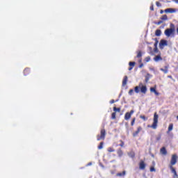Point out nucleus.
<instances>
[{
  "instance_id": "obj_1",
  "label": "nucleus",
  "mask_w": 178,
  "mask_h": 178,
  "mask_svg": "<svg viewBox=\"0 0 178 178\" xmlns=\"http://www.w3.org/2000/svg\"><path fill=\"white\" fill-rule=\"evenodd\" d=\"M164 34L166 37H175V24H170V28L165 29Z\"/></svg>"
},
{
  "instance_id": "obj_2",
  "label": "nucleus",
  "mask_w": 178,
  "mask_h": 178,
  "mask_svg": "<svg viewBox=\"0 0 178 178\" xmlns=\"http://www.w3.org/2000/svg\"><path fill=\"white\" fill-rule=\"evenodd\" d=\"M140 92H142V94H147V86H143V83H140L139 86L135 87L134 91L136 94H138V92H140Z\"/></svg>"
},
{
  "instance_id": "obj_3",
  "label": "nucleus",
  "mask_w": 178,
  "mask_h": 178,
  "mask_svg": "<svg viewBox=\"0 0 178 178\" xmlns=\"http://www.w3.org/2000/svg\"><path fill=\"white\" fill-rule=\"evenodd\" d=\"M158 119H159V115H158V113H154L153 123L152 125H147V127H150L151 129H154L155 130L158 127Z\"/></svg>"
},
{
  "instance_id": "obj_4",
  "label": "nucleus",
  "mask_w": 178,
  "mask_h": 178,
  "mask_svg": "<svg viewBox=\"0 0 178 178\" xmlns=\"http://www.w3.org/2000/svg\"><path fill=\"white\" fill-rule=\"evenodd\" d=\"M106 136V131L105 129H102L100 131V135L97 136V141H100V140H105V136Z\"/></svg>"
},
{
  "instance_id": "obj_5",
  "label": "nucleus",
  "mask_w": 178,
  "mask_h": 178,
  "mask_svg": "<svg viewBox=\"0 0 178 178\" xmlns=\"http://www.w3.org/2000/svg\"><path fill=\"white\" fill-rule=\"evenodd\" d=\"M177 154H173L172 156L169 168H170V166H173L175 163H177Z\"/></svg>"
},
{
  "instance_id": "obj_6",
  "label": "nucleus",
  "mask_w": 178,
  "mask_h": 178,
  "mask_svg": "<svg viewBox=\"0 0 178 178\" xmlns=\"http://www.w3.org/2000/svg\"><path fill=\"white\" fill-rule=\"evenodd\" d=\"M134 113V110H131L130 112H127L124 115V120H129V119L131 118V115Z\"/></svg>"
},
{
  "instance_id": "obj_7",
  "label": "nucleus",
  "mask_w": 178,
  "mask_h": 178,
  "mask_svg": "<svg viewBox=\"0 0 178 178\" xmlns=\"http://www.w3.org/2000/svg\"><path fill=\"white\" fill-rule=\"evenodd\" d=\"M142 130H143V127L141 126L138 127L136 131H135L132 134L133 137H137L138 134H140V131H141Z\"/></svg>"
},
{
  "instance_id": "obj_8",
  "label": "nucleus",
  "mask_w": 178,
  "mask_h": 178,
  "mask_svg": "<svg viewBox=\"0 0 178 178\" xmlns=\"http://www.w3.org/2000/svg\"><path fill=\"white\" fill-rule=\"evenodd\" d=\"M146 166L147 164L145 163V162L143 160H140V161L139 162V169L140 170H145Z\"/></svg>"
},
{
  "instance_id": "obj_9",
  "label": "nucleus",
  "mask_w": 178,
  "mask_h": 178,
  "mask_svg": "<svg viewBox=\"0 0 178 178\" xmlns=\"http://www.w3.org/2000/svg\"><path fill=\"white\" fill-rule=\"evenodd\" d=\"M168 45V41L165 40H161L159 43V47L161 49H163L164 47H166Z\"/></svg>"
},
{
  "instance_id": "obj_10",
  "label": "nucleus",
  "mask_w": 178,
  "mask_h": 178,
  "mask_svg": "<svg viewBox=\"0 0 178 178\" xmlns=\"http://www.w3.org/2000/svg\"><path fill=\"white\" fill-rule=\"evenodd\" d=\"M170 169L172 172V173H173V177L174 178H178V175H177V172H176V169H175V168H173V166H170Z\"/></svg>"
},
{
  "instance_id": "obj_11",
  "label": "nucleus",
  "mask_w": 178,
  "mask_h": 178,
  "mask_svg": "<svg viewBox=\"0 0 178 178\" xmlns=\"http://www.w3.org/2000/svg\"><path fill=\"white\" fill-rule=\"evenodd\" d=\"M160 152H161V154H162V155H168V151L166 150V147H163L160 149Z\"/></svg>"
},
{
  "instance_id": "obj_12",
  "label": "nucleus",
  "mask_w": 178,
  "mask_h": 178,
  "mask_svg": "<svg viewBox=\"0 0 178 178\" xmlns=\"http://www.w3.org/2000/svg\"><path fill=\"white\" fill-rule=\"evenodd\" d=\"M116 176H117L118 177H124V176H126V171L124 170V171H122V172H118V173L116 174Z\"/></svg>"
},
{
  "instance_id": "obj_13",
  "label": "nucleus",
  "mask_w": 178,
  "mask_h": 178,
  "mask_svg": "<svg viewBox=\"0 0 178 178\" xmlns=\"http://www.w3.org/2000/svg\"><path fill=\"white\" fill-rule=\"evenodd\" d=\"M128 77H127V76H124V79H123V80H122V86H123V87H124V86H126V84H127V80H128Z\"/></svg>"
},
{
  "instance_id": "obj_14",
  "label": "nucleus",
  "mask_w": 178,
  "mask_h": 178,
  "mask_svg": "<svg viewBox=\"0 0 178 178\" xmlns=\"http://www.w3.org/2000/svg\"><path fill=\"white\" fill-rule=\"evenodd\" d=\"M161 34H162V31H161V29H156L155 31V35L156 37H161Z\"/></svg>"
},
{
  "instance_id": "obj_15",
  "label": "nucleus",
  "mask_w": 178,
  "mask_h": 178,
  "mask_svg": "<svg viewBox=\"0 0 178 178\" xmlns=\"http://www.w3.org/2000/svg\"><path fill=\"white\" fill-rule=\"evenodd\" d=\"M154 60H155V62H159V60H162V57L161 55L156 56L154 58Z\"/></svg>"
},
{
  "instance_id": "obj_16",
  "label": "nucleus",
  "mask_w": 178,
  "mask_h": 178,
  "mask_svg": "<svg viewBox=\"0 0 178 178\" xmlns=\"http://www.w3.org/2000/svg\"><path fill=\"white\" fill-rule=\"evenodd\" d=\"M165 13H175V9L173 8H167L165 10Z\"/></svg>"
},
{
  "instance_id": "obj_17",
  "label": "nucleus",
  "mask_w": 178,
  "mask_h": 178,
  "mask_svg": "<svg viewBox=\"0 0 178 178\" xmlns=\"http://www.w3.org/2000/svg\"><path fill=\"white\" fill-rule=\"evenodd\" d=\"M130 67L129 68V70H132L133 67L136 66V62H129V63Z\"/></svg>"
},
{
  "instance_id": "obj_18",
  "label": "nucleus",
  "mask_w": 178,
  "mask_h": 178,
  "mask_svg": "<svg viewBox=\"0 0 178 178\" xmlns=\"http://www.w3.org/2000/svg\"><path fill=\"white\" fill-rule=\"evenodd\" d=\"M24 76H29L30 74V68H25L24 70Z\"/></svg>"
},
{
  "instance_id": "obj_19",
  "label": "nucleus",
  "mask_w": 178,
  "mask_h": 178,
  "mask_svg": "<svg viewBox=\"0 0 178 178\" xmlns=\"http://www.w3.org/2000/svg\"><path fill=\"white\" fill-rule=\"evenodd\" d=\"M117 154H118V156H123V151L122 150V149H119L117 151Z\"/></svg>"
},
{
  "instance_id": "obj_20",
  "label": "nucleus",
  "mask_w": 178,
  "mask_h": 178,
  "mask_svg": "<svg viewBox=\"0 0 178 178\" xmlns=\"http://www.w3.org/2000/svg\"><path fill=\"white\" fill-rule=\"evenodd\" d=\"M173 130V124H170L168 127V131L167 133H170Z\"/></svg>"
},
{
  "instance_id": "obj_21",
  "label": "nucleus",
  "mask_w": 178,
  "mask_h": 178,
  "mask_svg": "<svg viewBox=\"0 0 178 178\" xmlns=\"http://www.w3.org/2000/svg\"><path fill=\"white\" fill-rule=\"evenodd\" d=\"M160 70H161V72H163V73H165V74H166V73H168V67L165 66V69L161 68Z\"/></svg>"
},
{
  "instance_id": "obj_22",
  "label": "nucleus",
  "mask_w": 178,
  "mask_h": 178,
  "mask_svg": "<svg viewBox=\"0 0 178 178\" xmlns=\"http://www.w3.org/2000/svg\"><path fill=\"white\" fill-rule=\"evenodd\" d=\"M102 148H104V142H101L98 145V149H102Z\"/></svg>"
},
{
  "instance_id": "obj_23",
  "label": "nucleus",
  "mask_w": 178,
  "mask_h": 178,
  "mask_svg": "<svg viewBox=\"0 0 178 178\" xmlns=\"http://www.w3.org/2000/svg\"><path fill=\"white\" fill-rule=\"evenodd\" d=\"M155 40V43H154V48H158V42H159V41H158V39L157 38H155L154 39Z\"/></svg>"
},
{
  "instance_id": "obj_24",
  "label": "nucleus",
  "mask_w": 178,
  "mask_h": 178,
  "mask_svg": "<svg viewBox=\"0 0 178 178\" xmlns=\"http://www.w3.org/2000/svg\"><path fill=\"white\" fill-rule=\"evenodd\" d=\"M141 56H143V53L140 51H138L136 58H141Z\"/></svg>"
},
{
  "instance_id": "obj_25",
  "label": "nucleus",
  "mask_w": 178,
  "mask_h": 178,
  "mask_svg": "<svg viewBox=\"0 0 178 178\" xmlns=\"http://www.w3.org/2000/svg\"><path fill=\"white\" fill-rule=\"evenodd\" d=\"M107 151H108V152H115V149H114L113 147H108V148L107 149Z\"/></svg>"
},
{
  "instance_id": "obj_26",
  "label": "nucleus",
  "mask_w": 178,
  "mask_h": 178,
  "mask_svg": "<svg viewBox=\"0 0 178 178\" xmlns=\"http://www.w3.org/2000/svg\"><path fill=\"white\" fill-rule=\"evenodd\" d=\"M161 19L162 20H168V15H163V16L161 17Z\"/></svg>"
},
{
  "instance_id": "obj_27",
  "label": "nucleus",
  "mask_w": 178,
  "mask_h": 178,
  "mask_svg": "<svg viewBox=\"0 0 178 178\" xmlns=\"http://www.w3.org/2000/svg\"><path fill=\"white\" fill-rule=\"evenodd\" d=\"M114 112H120V108L113 107Z\"/></svg>"
},
{
  "instance_id": "obj_28",
  "label": "nucleus",
  "mask_w": 178,
  "mask_h": 178,
  "mask_svg": "<svg viewBox=\"0 0 178 178\" xmlns=\"http://www.w3.org/2000/svg\"><path fill=\"white\" fill-rule=\"evenodd\" d=\"M111 119H116V112L111 114Z\"/></svg>"
},
{
  "instance_id": "obj_29",
  "label": "nucleus",
  "mask_w": 178,
  "mask_h": 178,
  "mask_svg": "<svg viewBox=\"0 0 178 178\" xmlns=\"http://www.w3.org/2000/svg\"><path fill=\"white\" fill-rule=\"evenodd\" d=\"M134 123H136V118H134L131 122V126H134Z\"/></svg>"
},
{
  "instance_id": "obj_30",
  "label": "nucleus",
  "mask_w": 178,
  "mask_h": 178,
  "mask_svg": "<svg viewBox=\"0 0 178 178\" xmlns=\"http://www.w3.org/2000/svg\"><path fill=\"white\" fill-rule=\"evenodd\" d=\"M162 23H163V21L160 20L157 22H154V24H156L157 26H159L160 24H162Z\"/></svg>"
},
{
  "instance_id": "obj_31",
  "label": "nucleus",
  "mask_w": 178,
  "mask_h": 178,
  "mask_svg": "<svg viewBox=\"0 0 178 178\" xmlns=\"http://www.w3.org/2000/svg\"><path fill=\"white\" fill-rule=\"evenodd\" d=\"M140 119H143V120H145V121L147 120V119H148L145 117V115H140Z\"/></svg>"
},
{
  "instance_id": "obj_32",
  "label": "nucleus",
  "mask_w": 178,
  "mask_h": 178,
  "mask_svg": "<svg viewBox=\"0 0 178 178\" xmlns=\"http://www.w3.org/2000/svg\"><path fill=\"white\" fill-rule=\"evenodd\" d=\"M145 62H149L151 60V57L147 56L145 58Z\"/></svg>"
},
{
  "instance_id": "obj_33",
  "label": "nucleus",
  "mask_w": 178,
  "mask_h": 178,
  "mask_svg": "<svg viewBox=\"0 0 178 178\" xmlns=\"http://www.w3.org/2000/svg\"><path fill=\"white\" fill-rule=\"evenodd\" d=\"M133 92H134V90L130 89L129 91V95H133Z\"/></svg>"
},
{
  "instance_id": "obj_34",
  "label": "nucleus",
  "mask_w": 178,
  "mask_h": 178,
  "mask_svg": "<svg viewBox=\"0 0 178 178\" xmlns=\"http://www.w3.org/2000/svg\"><path fill=\"white\" fill-rule=\"evenodd\" d=\"M151 92H155L156 91V89L155 88H150Z\"/></svg>"
},
{
  "instance_id": "obj_35",
  "label": "nucleus",
  "mask_w": 178,
  "mask_h": 178,
  "mask_svg": "<svg viewBox=\"0 0 178 178\" xmlns=\"http://www.w3.org/2000/svg\"><path fill=\"white\" fill-rule=\"evenodd\" d=\"M156 6H158L159 8L161 7V6H162V4H161V3H159V1H156Z\"/></svg>"
},
{
  "instance_id": "obj_36",
  "label": "nucleus",
  "mask_w": 178,
  "mask_h": 178,
  "mask_svg": "<svg viewBox=\"0 0 178 178\" xmlns=\"http://www.w3.org/2000/svg\"><path fill=\"white\" fill-rule=\"evenodd\" d=\"M120 147H124V142H123V140H120Z\"/></svg>"
},
{
  "instance_id": "obj_37",
  "label": "nucleus",
  "mask_w": 178,
  "mask_h": 178,
  "mask_svg": "<svg viewBox=\"0 0 178 178\" xmlns=\"http://www.w3.org/2000/svg\"><path fill=\"white\" fill-rule=\"evenodd\" d=\"M155 171H156L155 168L154 167L150 168V172H155Z\"/></svg>"
},
{
  "instance_id": "obj_38",
  "label": "nucleus",
  "mask_w": 178,
  "mask_h": 178,
  "mask_svg": "<svg viewBox=\"0 0 178 178\" xmlns=\"http://www.w3.org/2000/svg\"><path fill=\"white\" fill-rule=\"evenodd\" d=\"M154 52H155L156 54H157V52H158V47H154Z\"/></svg>"
},
{
  "instance_id": "obj_39",
  "label": "nucleus",
  "mask_w": 178,
  "mask_h": 178,
  "mask_svg": "<svg viewBox=\"0 0 178 178\" xmlns=\"http://www.w3.org/2000/svg\"><path fill=\"white\" fill-rule=\"evenodd\" d=\"M144 67V64H143V63H140V64L139 65L140 69H141V67Z\"/></svg>"
},
{
  "instance_id": "obj_40",
  "label": "nucleus",
  "mask_w": 178,
  "mask_h": 178,
  "mask_svg": "<svg viewBox=\"0 0 178 178\" xmlns=\"http://www.w3.org/2000/svg\"><path fill=\"white\" fill-rule=\"evenodd\" d=\"M149 80V78H148V76H147V77L145 78V82H146V83H148Z\"/></svg>"
},
{
  "instance_id": "obj_41",
  "label": "nucleus",
  "mask_w": 178,
  "mask_h": 178,
  "mask_svg": "<svg viewBox=\"0 0 178 178\" xmlns=\"http://www.w3.org/2000/svg\"><path fill=\"white\" fill-rule=\"evenodd\" d=\"M110 104H115V100L113 99L111 100Z\"/></svg>"
},
{
  "instance_id": "obj_42",
  "label": "nucleus",
  "mask_w": 178,
  "mask_h": 178,
  "mask_svg": "<svg viewBox=\"0 0 178 178\" xmlns=\"http://www.w3.org/2000/svg\"><path fill=\"white\" fill-rule=\"evenodd\" d=\"M150 10H154V6H150Z\"/></svg>"
},
{
  "instance_id": "obj_43",
  "label": "nucleus",
  "mask_w": 178,
  "mask_h": 178,
  "mask_svg": "<svg viewBox=\"0 0 178 178\" xmlns=\"http://www.w3.org/2000/svg\"><path fill=\"white\" fill-rule=\"evenodd\" d=\"M155 95H159V92H158L156 90L154 92Z\"/></svg>"
},
{
  "instance_id": "obj_44",
  "label": "nucleus",
  "mask_w": 178,
  "mask_h": 178,
  "mask_svg": "<svg viewBox=\"0 0 178 178\" xmlns=\"http://www.w3.org/2000/svg\"><path fill=\"white\" fill-rule=\"evenodd\" d=\"M141 62H143V60L140 58V59L138 60V63H141Z\"/></svg>"
},
{
  "instance_id": "obj_45",
  "label": "nucleus",
  "mask_w": 178,
  "mask_h": 178,
  "mask_svg": "<svg viewBox=\"0 0 178 178\" xmlns=\"http://www.w3.org/2000/svg\"><path fill=\"white\" fill-rule=\"evenodd\" d=\"M175 2L176 3H178V0H175Z\"/></svg>"
},
{
  "instance_id": "obj_46",
  "label": "nucleus",
  "mask_w": 178,
  "mask_h": 178,
  "mask_svg": "<svg viewBox=\"0 0 178 178\" xmlns=\"http://www.w3.org/2000/svg\"><path fill=\"white\" fill-rule=\"evenodd\" d=\"M169 79H172V76H168Z\"/></svg>"
},
{
  "instance_id": "obj_47",
  "label": "nucleus",
  "mask_w": 178,
  "mask_h": 178,
  "mask_svg": "<svg viewBox=\"0 0 178 178\" xmlns=\"http://www.w3.org/2000/svg\"><path fill=\"white\" fill-rule=\"evenodd\" d=\"M161 13H162V10L161 11Z\"/></svg>"
}]
</instances>
